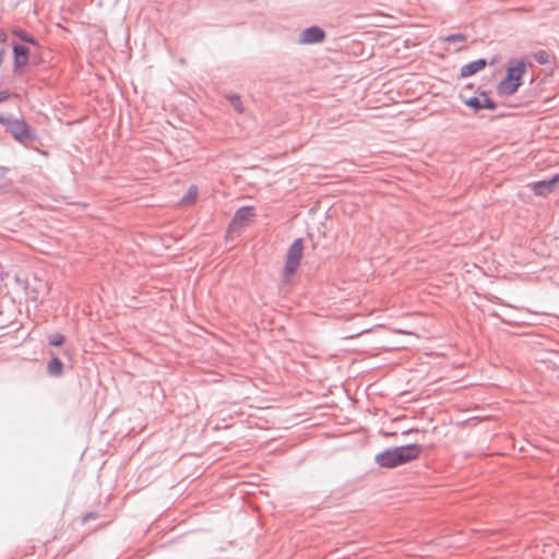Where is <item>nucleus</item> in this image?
Listing matches in <instances>:
<instances>
[{
  "instance_id": "39448f33",
  "label": "nucleus",
  "mask_w": 559,
  "mask_h": 559,
  "mask_svg": "<svg viewBox=\"0 0 559 559\" xmlns=\"http://www.w3.org/2000/svg\"><path fill=\"white\" fill-rule=\"evenodd\" d=\"M559 190V173L544 180L532 183V191L537 197H547L554 191Z\"/></svg>"
},
{
  "instance_id": "6ab92c4d",
  "label": "nucleus",
  "mask_w": 559,
  "mask_h": 559,
  "mask_svg": "<svg viewBox=\"0 0 559 559\" xmlns=\"http://www.w3.org/2000/svg\"><path fill=\"white\" fill-rule=\"evenodd\" d=\"M12 118H13V116H4V115L0 114V124H2L4 128H7Z\"/></svg>"
},
{
  "instance_id": "20e7f679",
  "label": "nucleus",
  "mask_w": 559,
  "mask_h": 559,
  "mask_svg": "<svg viewBox=\"0 0 559 559\" xmlns=\"http://www.w3.org/2000/svg\"><path fill=\"white\" fill-rule=\"evenodd\" d=\"M302 251H304V240L301 238H296L293 243L289 246L286 259H285V265H284V275L286 277H289L294 275L301 262L302 259Z\"/></svg>"
},
{
  "instance_id": "423d86ee",
  "label": "nucleus",
  "mask_w": 559,
  "mask_h": 559,
  "mask_svg": "<svg viewBox=\"0 0 559 559\" xmlns=\"http://www.w3.org/2000/svg\"><path fill=\"white\" fill-rule=\"evenodd\" d=\"M324 38L325 32L320 26L313 25L302 31L300 36V43L318 44L323 41Z\"/></svg>"
},
{
  "instance_id": "1a4fd4ad",
  "label": "nucleus",
  "mask_w": 559,
  "mask_h": 559,
  "mask_svg": "<svg viewBox=\"0 0 559 559\" xmlns=\"http://www.w3.org/2000/svg\"><path fill=\"white\" fill-rule=\"evenodd\" d=\"M254 216L253 206H241L238 209L233 217L231 225H243L251 217Z\"/></svg>"
},
{
  "instance_id": "f3484780",
  "label": "nucleus",
  "mask_w": 559,
  "mask_h": 559,
  "mask_svg": "<svg viewBox=\"0 0 559 559\" xmlns=\"http://www.w3.org/2000/svg\"><path fill=\"white\" fill-rule=\"evenodd\" d=\"M480 95L484 97V102H481V109L486 108L495 110L497 108V104L487 95L486 92H481Z\"/></svg>"
},
{
  "instance_id": "9d476101",
  "label": "nucleus",
  "mask_w": 559,
  "mask_h": 559,
  "mask_svg": "<svg viewBox=\"0 0 559 559\" xmlns=\"http://www.w3.org/2000/svg\"><path fill=\"white\" fill-rule=\"evenodd\" d=\"M63 364L58 357H52L47 365V372L51 377H60L62 374Z\"/></svg>"
},
{
  "instance_id": "9b49d317",
  "label": "nucleus",
  "mask_w": 559,
  "mask_h": 559,
  "mask_svg": "<svg viewBox=\"0 0 559 559\" xmlns=\"http://www.w3.org/2000/svg\"><path fill=\"white\" fill-rule=\"evenodd\" d=\"M13 34L24 43L38 46V41L22 28H15Z\"/></svg>"
},
{
  "instance_id": "2eb2a0df",
  "label": "nucleus",
  "mask_w": 559,
  "mask_h": 559,
  "mask_svg": "<svg viewBox=\"0 0 559 559\" xmlns=\"http://www.w3.org/2000/svg\"><path fill=\"white\" fill-rule=\"evenodd\" d=\"M534 59L539 64H547L550 61V55L547 51H545V50H539V51L534 53Z\"/></svg>"
},
{
  "instance_id": "7ed1b4c3",
  "label": "nucleus",
  "mask_w": 559,
  "mask_h": 559,
  "mask_svg": "<svg viewBox=\"0 0 559 559\" xmlns=\"http://www.w3.org/2000/svg\"><path fill=\"white\" fill-rule=\"evenodd\" d=\"M5 131L9 132L13 139L21 144H26L37 140V135L31 126L25 120L17 119L15 117L11 119L8 127L5 128Z\"/></svg>"
},
{
  "instance_id": "f257e3e1",
  "label": "nucleus",
  "mask_w": 559,
  "mask_h": 559,
  "mask_svg": "<svg viewBox=\"0 0 559 559\" xmlns=\"http://www.w3.org/2000/svg\"><path fill=\"white\" fill-rule=\"evenodd\" d=\"M423 451V445L409 443L401 447H392L378 453L374 462L384 468H394L416 460Z\"/></svg>"
},
{
  "instance_id": "a211bd4d",
  "label": "nucleus",
  "mask_w": 559,
  "mask_h": 559,
  "mask_svg": "<svg viewBox=\"0 0 559 559\" xmlns=\"http://www.w3.org/2000/svg\"><path fill=\"white\" fill-rule=\"evenodd\" d=\"M66 337L60 333H55L49 336V344L51 346H60L64 343Z\"/></svg>"
},
{
  "instance_id": "ddd939ff",
  "label": "nucleus",
  "mask_w": 559,
  "mask_h": 559,
  "mask_svg": "<svg viewBox=\"0 0 559 559\" xmlns=\"http://www.w3.org/2000/svg\"><path fill=\"white\" fill-rule=\"evenodd\" d=\"M197 197H198V188H197V186H191L188 189L187 193L182 197L181 203H183V204L192 203L197 200Z\"/></svg>"
},
{
  "instance_id": "f03ea898",
  "label": "nucleus",
  "mask_w": 559,
  "mask_h": 559,
  "mask_svg": "<svg viewBox=\"0 0 559 559\" xmlns=\"http://www.w3.org/2000/svg\"><path fill=\"white\" fill-rule=\"evenodd\" d=\"M526 71V62L520 60L514 67L507 68V74L497 85V93L502 96L513 95L521 86V78Z\"/></svg>"
},
{
  "instance_id": "6e6552de",
  "label": "nucleus",
  "mask_w": 559,
  "mask_h": 559,
  "mask_svg": "<svg viewBox=\"0 0 559 559\" xmlns=\"http://www.w3.org/2000/svg\"><path fill=\"white\" fill-rule=\"evenodd\" d=\"M486 66H487V60L484 58L468 62L461 68L460 76L468 78L471 75H474L475 73L485 69Z\"/></svg>"
},
{
  "instance_id": "aec40b11",
  "label": "nucleus",
  "mask_w": 559,
  "mask_h": 559,
  "mask_svg": "<svg viewBox=\"0 0 559 559\" xmlns=\"http://www.w3.org/2000/svg\"><path fill=\"white\" fill-rule=\"evenodd\" d=\"M9 98V93L7 91H0V103L7 100Z\"/></svg>"
},
{
  "instance_id": "0eeeda50",
  "label": "nucleus",
  "mask_w": 559,
  "mask_h": 559,
  "mask_svg": "<svg viewBox=\"0 0 559 559\" xmlns=\"http://www.w3.org/2000/svg\"><path fill=\"white\" fill-rule=\"evenodd\" d=\"M29 61V49L21 44L13 45V67L15 70L24 68Z\"/></svg>"
},
{
  "instance_id": "412c9836",
  "label": "nucleus",
  "mask_w": 559,
  "mask_h": 559,
  "mask_svg": "<svg viewBox=\"0 0 559 559\" xmlns=\"http://www.w3.org/2000/svg\"><path fill=\"white\" fill-rule=\"evenodd\" d=\"M419 430L418 429H408V430H405L403 432V435H412V433H418Z\"/></svg>"
},
{
  "instance_id": "4468645a",
  "label": "nucleus",
  "mask_w": 559,
  "mask_h": 559,
  "mask_svg": "<svg viewBox=\"0 0 559 559\" xmlns=\"http://www.w3.org/2000/svg\"><path fill=\"white\" fill-rule=\"evenodd\" d=\"M464 104L474 109V111H479L481 109V100L477 96L469 97L464 100Z\"/></svg>"
},
{
  "instance_id": "f8f14e48",
  "label": "nucleus",
  "mask_w": 559,
  "mask_h": 559,
  "mask_svg": "<svg viewBox=\"0 0 559 559\" xmlns=\"http://www.w3.org/2000/svg\"><path fill=\"white\" fill-rule=\"evenodd\" d=\"M226 98L236 111H238L239 114H242L245 111V108L240 100V96L238 94H228Z\"/></svg>"
},
{
  "instance_id": "dca6fc26",
  "label": "nucleus",
  "mask_w": 559,
  "mask_h": 559,
  "mask_svg": "<svg viewBox=\"0 0 559 559\" xmlns=\"http://www.w3.org/2000/svg\"><path fill=\"white\" fill-rule=\"evenodd\" d=\"M443 40L447 43H465L466 36L462 33H454L445 36Z\"/></svg>"
}]
</instances>
